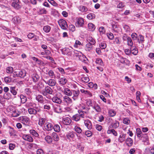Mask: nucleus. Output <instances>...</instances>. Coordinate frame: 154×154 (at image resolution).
Listing matches in <instances>:
<instances>
[{
    "label": "nucleus",
    "instance_id": "obj_6",
    "mask_svg": "<svg viewBox=\"0 0 154 154\" xmlns=\"http://www.w3.org/2000/svg\"><path fill=\"white\" fill-rule=\"evenodd\" d=\"M58 24L61 29L63 30L66 29L68 26L66 21L63 19H60L58 21Z\"/></svg>",
    "mask_w": 154,
    "mask_h": 154
},
{
    "label": "nucleus",
    "instance_id": "obj_57",
    "mask_svg": "<svg viewBox=\"0 0 154 154\" xmlns=\"http://www.w3.org/2000/svg\"><path fill=\"white\" fill-rule=\"evenodd\" d=\"M48 74L51 78H53L54 76H55L54 72L52 70H49L48 72Z\"/></svg>",
    "mask_w": 154,
    "mask_h": 154
},
{
    "label": "nucleus",
    "instance_id": "obj_52",
    "mask_svg": "<svg viewBox=\"0 0 154 154\" xmlns=\"http://www.w3.org/2000/svg\"><path fill=\"white\" fill-rule=\"evenodd\" d=\"M38 13L41 14H47V11L44 8L39 9Z\"/></svg>",
    "mask_w": 154,
    "mask_h": 154
},
{
    "label": "nucleus",
    "instance_id": "obj_59",
    "mask_svg": "<svg viewBox=\"0 0 154 154\" xmlns=\"http://www.w3.org/2000/svg\"><path fill=\"white\" fill-rule=\"evenodd\" d=\"M81 80L84 82L87 83L89 81V79L88 77H85L81 78Z\"/></svg>",
    "mask_w": 154,
    "mask_h": 154
},
{
    "label": "nucleus",
    "instance_id": "obj_9",
    "mask_svg": "<svg viewBox=\"0 0 154 154\" xmlns=\"http://www.w3.org/2000/svg\"><path fill=\"white\" fill-rule=\"evenodd\" d=\"M20 4V2L19 0H14V1L12 4V5L15 8L19 9L21 7Z\"/></svg>",
    "mask_w": 154,
    "mask_h": 154
},
{
    "label": "nucleus",
    "instance_id": "obj_45",
    "mask_svg": "<svg viewBox=\"0 0 154 154\" xmlns=\"http://www.w3.org/2000/svg\"><path fill=\"white\" fill-rule=\"evenodd\" d=\"M95 63L96 64L101 66H103V63L102 59L100 58H97L96 59Z\"/></svg>",
    "mask_w": 154,
    "mask_h": 154
},
{
    "label": "nucleus",
    "instance_id": "obj_49",
    "mask_svg": "<svg viewBox=\"0 0 154 154\" xmlns=\"http://www.w3.org/2000/svg\"><path fill=\"white\" fill-rule=\"evenodd\" d=\"M51 27L48 25L44 26L43 28V31L46 33L49 32L51 30Z\"/></svg>",
    "mask_w": 154,
    "mask_h": 154
},
{
    "label": "nucleus",
    "instance_id": "obj_8",
    "mask_svg": "<svg viewBox=\"0 0 154 154\" xmlns=\"http://www.w3.org/2000/svg\"><path fill=\"white\" fill-rule=\"evenodd\" d=\"M79 94L80 91L78 89L72 90V95H73L72 98L74 100H76L78 99Z\"/></svg>",
    "mask_w": 154,
    "mask_h": 154
},
{
    "label": "nucleus",
    "instance_id": "obj_28",
    "mask_svg": "<svg viewBox=\"0 0 154 154\" xmlns=\"http://www.w3.org/2000/svg\"><path fill=\"white\" fill-rule=\"evenodd\" d=\"M67 82V80L65 77L61 78L59 79L58 82L60 85H65Z\"/></svg>",
    "mask_w": 154,
    "mask_h": 154
},
{
    "label": "nucleus",
    "instance_id": "obj_13",
    "mask_svg": "<svg viewBox=\"0 0 154 154\" xmlns=\"http://www.w3.org/2000/svg\"><path fill=\"white\" fill-rule=\"evenodd\" d=\"M63 101L67 105L71 104L72 103V99L68 96H64L63 97Z\"/></svg>",
    "mask_w": 154,
    "mask_h": 154
},
{
    "label": "nucleus",
    "instance_id": "obj_4",
    "mask_svg": "<svg viewBox=\"0 0 154 154\" xmlns=\"http://www.w3.org/2000/svg\"><path fill=\"white\" fill-rule=\"evenodd\" d=\"M53 92L52 89L49 86L45 87L44 89L42 90L41 93L44 96H46L48 94L52 95Z\"/></svg>",
    "mask_w": 154,
    "mask_h": 154
},
{
    "label": "nucleus",
    "instance_id": "obj_34",
    "mask_svg": "<svg viewBox=\"0 0 154 154\" xmlns=\"http://www.w3.org/2000/svg\"><path fill=\"white\" fill-rule=\"evenodd\" d=\"M45 141L48 144H51L52 141V139L51 136L49 135L46 136L45 138Z\"/></svg>",
    "mask_w": 154,
    "mask_h": 154
},
{
    "label": "nucleus",
    "instance_id": "obj_20",
    "mask_svg": "<svg viewBox=\"0 0 154 154\" xmlns=\"http://www.w3.org/2000/svg\"><path fill=\"white\" fill-rule=\"evenodd\" d=\"M51 100L53 102L59 104H60L62 103V100L60 98L57 96H54Z\"/></svg>",
    "mask_w": 154,
    "mask_h": 154
},
{
    "label": "nucleus",
    "instance_id": "obj_58",
    "mask_svg": "<svg viewBox=\"0 0 154 154\" xmlns=\"http://www.w3.org/2000/svg\"><path fill=\"white\" fill-rule=\"evenodd\" d=\"M131 53L132 54L135 55H137L138 53V50L135 47L133 49H131Z\"/></svg>",
    "mask_w": 154,
    "mask_h": 154
},
{
    "label": "nucleus",
    "instance_id": "obj_50",
    "mask_svg": "<svg viewBox=\"0 0 154 154\" xmlns=\"http://www.w3.org/2000/svg\"><path fill=\"white\" fill-rule=\"evenodd\" d=\"M79 10L82 12H86L88 10L87 8L85 6L81 5L79 7Z\"/></svg>",
    "mask_w": 154,
    "mask_h": 154
},
{
    "label": "nucleus",
    "instance_id": "obj_51",
    "mask_svg": "<svg viewBox=\"0 0 154 154\" xmlns=\"http://www.w3.org/2000/svg\"><path fill=\"white\" fill-rule=\"evenodd\" d=\"M136 133L137 136L138 137H140L141 135H142L143 134L142 132L140 129V128H137L136 129Z\"/></svg>",
    "mask_w": 154,
    "mask_h": 154
},
{
    "label": "nucleus",
    "instance_id": "obj_42",
    "mask_svg": "<svg viewBox=\"0 0 154 154\" xmlns=\"http://www.w3.org/2000/svg\"><path fill=\"white\" fill-rule=\"evenodd\" d=\"M73 130L78 134L81 133L82 131L81 128L79 127L77 125L75 126Z\"/></svg>",
    "mask_w": 154,
    "mask_h": 154
},
{
    "label": "nucleus",
    "instance_id": "obj_1",
    "mask_svg": "<svg viewBox=\"0 0 154 154\" xmlns=\"http://www.w3.org/2000/svg\"><path fill=\"white\" fill-rule=\"evenodd\" d=\"M85 113H86V112L81 110H79L78 113L72 116V120L76 122L79 121L81 118H84Z\"/></svg>",
    "mask_w": 154,
    "mask_h": 154
},
{
    "label": "nucleus",
    "instance_id": "obj_22",
    "mask_svg": "<svg viewBox=\"0 0 154 154\" xmlns=\"http://www.w3.org/2000/svg\"><path fill=\"white\" fill-rule=\"evenodd\" d=\"M31 78L33 82L35 83L38 81L40 79V77L36 73L32 74L31 75Z\"/></svg>",
    "mask_w": 154,
    "mask_h": 154
},
{
    "label": "nucleus",
    "instance_id": "obj_12",
    "mask_svg": "<svg viewBox=\"0 0 154 154\" xmlns=\"http://www.w3.org/2000/svg\"><path fill=\"white\" fill-rule=\"evenodd\" d=\"M22 138L24 140L29 142H32L33 141V138L29 134H23Z\"/></svg>",
    "mask_w": 154,
    "mask_h": 154
},
{
    "label": "nucleus",
    "instance_id": "obj_43",
    "mask_svg": "<svg viewBox=\"0 0 154 154\" xmlns=\"http://www.w3.org/2000/svg\"><path fill=\"white\" fill-rule=\"evenodd\" d=\"M20 98L21 100V102L22 103H25L27 101L26 97L23 94H21Z\"/></svg>",
    "mask_w": 154,
    "mask_h": 154
},
{
    "label": "nucleus",
    "instance_id": "obj_24",
    "mask_svg": "<svg viewBox=\"0 0 154 154\" xmlns=\"http://www.w3.org/2000/svg\"><path fill=\"white\" fill-rule=\"evenodd\" d=\"M92 108L97 112H100L101 111V109L99 105L96 102L94 103Z\"/></svg>",
    "mask_w": 154,
    "mask_h": 154
},
{
    "label": "nucleus",
    "instance_id": "obj_46",
    "mask_svg": "<svg viewBox=\"0 0 154 154\" xmlns=\"http://www.w3.org/2000/svg\"><path fill=\"white\" fill-rule=\"evenodd\" d=\"M114 44L119 45L121 43L120 38L119 37H116L115 38L113 41Z\"/></svg>",
    "mask_w": 154,
    "mask_h": 154
},
{
    "label": "nucleus",
    "instance_id": "obj_15",
    "mask_svg": "<svg viewBox=\"0 0 154 154\" xmlns=\"http://www.w3.org/2000/svg\"><path fill=\"white\" fill-rule=\"evenodd\" d=\"M44 128L46 131H50L53 128V125L51 123L47 122L44 125Z\"/></svg>",
    "mask_w": 154,
    "mask_h": 154
},
{
    "label": "nucleus",
    "instance_id": "obj_54",
    "mask_svg": "<svg viewBox=\"0 0 154 154\" xmlns=\"http://www.w3.org/2000/svg\"><path fill=\"white\" fill-rule=\"evenodd\" d=\"M87 18L89 20H91L95 18V14L93 13H90L87 15Z\"/></svg>",
    "mask_w": 154,
    "mask_h": 154
},
{
    "label": "nucleus",
    "instance_id": "obj_2",
    "mask_svg": "<svg viewBox=\"0 0 154 154\" xmlns=\"http://www.w3.org/2000/svg\"><path fill=\"white\" fill-rule=\"evenodd\" d=\"M82 54V53L76 50H75L73 51H72L71 53V54L72 55L73 58H74L75 57H78L79 59L83 61H85V60H83L82 59V58H84L85 57L86 58V57L85 56L83 55H81V54Z\"/></svg>",
    "mask_w": 154,
    "mask_h": 154
},
{
    "label": "nucleus",
    "instance_id": "obj_62",
    "mask_svg": "<svg viewBox=\"0 0 154 154\" xmlns=\"http://www.w3.org/2000/svg\"><path fill=\"white\" fill-rule=\"evenodd\" d=\"M2 121L5 125L7 124L8 122V119L7 117H4L2 118Z\"/></svg>",
    "mask_w": 154,
    "mask_h": 154
},
{
    "label": "nucleus",
    "instance_id": "obj_23",
    "mask_svg": "<svg viewBox=\"0 0 154 154\" xmlns=\"http://www.w3.org/2000/svg\"><path fill=\"white\" fill-rule=\"evenodd\" d=\"M72 122L71 119L69 117L65 118L63 119V123L66 125H68L70 124Z\"/></svg>",
    "mask_w": 154,
    "mask_h": 154
},
{
    "label": "nucleus",
    "instance_id": "obj_5",
    "mask_svg": "<svg viewBox=\"0 0 154 154\" xmlns=\"http://www.w3.org/2000/svg\"><path fill=\"white\" fill-rule=\"evenodd\" d=\"M66 136L67 139L69 141H75L76 140L75 133L73 131H69L67 133Z\"/></svg>",
    "mask_w": 154,
    "mask_h": 154
},
{
    "label": "nucleus",
    "instance_id": "obj_31",
    "mask_svg": "<svg viewBox=\"0 0 154 154\" xmlns=\"http://www.w3.org/2000/svg\"><path fill=\"white\" fill-rule=\"evenodd\" d=\"M16 87L15 86L10 87V91L12 94L14 96L17 95V92L16 90Z\"/></svg>",
    "mask_w": 154,
    "mask_h": 154
},
{
    "label": "nucleus",
    "instance_id": "obj_60",
    "mask_svg": "<svg viewBox=\"0 0 154 154\" xmlns=\"http://www.w3.org/2000/svg\"><path fill=\"white\" fill-rule=\"evenodd\" d=\"M48 2L53 6L57 7L58 6V4L56 3L54 0H48Z\"/></svg>",
    "mask_w": 154,
    "mask_h": 154
},
{
    "label": "nucleus",
    "instance_id": "obj_26",
    "mask_svg": "<svg viewBox=\"0 0 154 154\" xmlns=\"http://www.w3.org/2000/svg\"><path fill=\"white\" fill-rule=\"evenodd\" d=\"M35 87L36 88V89L39 91L44 88V85L42 82H39Z\"/></svg>",
    "mask_w": 154,
    "mask_h": 154
},
{
    "label": "nucleus",
    "instance_id": "obj_10",
    "mask_svg": "<svg viewBox=\"0 0 154 154\" xmlns=\"http://www.w3.org/2000/svg\"><path fill=\"white\" fill-rule=\"evenodd\" d=\"M43 80L46 84L48 85L49 86H54L56 85L57 83L56 80L52 79H49L47 82L44 79Z\"/></svg>",
    "mask_w": 154,
    "mask_h": 154
},
{
    "label": "nucleus",
    "instance_id": "obj_18",
    "mask_svg": "<svg viewBox=\"0 0 154 154\" xmlns=\"http://www.w3.org/2000/svg\"><path fill=\"white\" fill-rule=\"evenodd\" d=\"M126 134L124 133H122L119 136L118 138V141L121 143H122L126 140Z\"/></svg>",
    "mask_w": 154,
    "mask_h": 154
},
{
    "label": "nucleus",
    "instance_id": "obj_47",
    "mask_svg": "<svg viewBox=\"0 0 154 154\" xmlns=\"http://www.w3.org/2000/svg\"><path fill=\"white\" fill-rule=\"evenodd\" d=\"M127 41L128 45L130 47H132L133 43L132 39L130 37H128L127 38Z\"/></svg>",
    "mask_w": 154,
    "mask_h": 154
},
{
    "label": "nucleus",
    "instance_id": "obj_21",
    "mask_svg": "<svg viewBox=\"0 0 154 154\" xmlns=\"http://www.w3.org/2000/svg\"><path fill=\"white\" fill-rule=\"evenodd\" d=\"M119 122L116 120L115 122L112 123L110 126L109 127V129H110L112 128L116 129L119 126Z\"/></svg>",
    "mask_w": 154,
    "mask_h": 154
},
{
    "label": "nucleus",
    "instance_id": "obj_11",
    "mask_svg": "<svg viewBox=\"0 0 154 154\" xmlns=\"http://www.w3.org/2000/svg\"><path fill=\"white\" fill-rule=\"evenodd\" d=\"M20 122L25 125H26L29 122V119L26 116H21L19 118Z\"/></svg>",
    "mask_w": 154,
    "mask_h": 154
},
{
    "label": "nucleus",
    "instance_id": "obj_35",
    "mask_svg": "<svg viewBox=\"0 0 154 154\" xmlns=\"http://www.w3.org/2000/svg\"><path fill=\"white\" fill-rule=\"evenodd\" d=\"M88 27L89 30L91 31H94L95 29L94 25L91 23L88 24Z\"/></svg>",
    "mask_w": 154,
    "mask_h": 154
},
{
    "label": "nucleus",
    "instance_id": "obj_30",
    "mask_svg": "<svg viewBox=\"0 0 154 154\" xmlns=\"http://www.w3.org/2000/svg\"><path fill=\"white\" fill-rule=\"evenodd\" d=\"M29 133L33 137H38L39 136V134L38 132L34 129L30 130L29 131Z\"/></svg>",
    "mask_w": 154,
    "mask_h": 154
},
{
    "label": "nucleus",
    "instance_id": "obj_14",
    "mask_svg": "<svg viewBox=\"0 0 154 154\" xmlns=\"http://www.w3.org/2000/svg\"><path fill=\"white\" fill-rule=\"evenodd\" d=\"M125 142L126 145L128 147H131L133 144V140L130 137L126 138Z\"/></svg>",
    "mask_w": 154,
    "mask_h": 154
},
{
    "label": "nucleus",
    "instance_id": "obj_27",
    "mask_svg": "<svg viewBox=\"0 0 154 154\" xmlns=\"http://www.w3.org/2000/svg\"><path fill=\"white\" fill-rule=\"evenodd\" d=\"M72 90L71 91L69 89L66 88L64 90L63 92L66 96H71L72 95Z\"/></svg>",
    "mask_w": 154,
    "mask_h": 154
},
{
    "label": "nucleus",
    "instance_id": "obj_33",
    "mask_svg": "<svg viewBox=\"0 0 154 154\" xmlns=\"http://www.w3.org/2000/svg\"><path fill=\"white\" fill-rule=\"evenodd\" d=\"M87 41L88 43L94 45L96 43V41L91 36H88L87 38Z\"/></svg>",
    "mask_w": 154,
    "mask_h": 154
},
{
    "label": "nucleus",
    "instance_id": "obj_36",
    "mask_svg": "<svg viewBox=\"0 0 154 154\" xmlns=\"http://www.w3.org/2000/svg\"><path fill=\"white\" fill-rule=\"evenodd\" d=\"M92 45H93L89 43H88L86 45L85 47V50L87 51H89L92 49Z\"/></svg>",
    "mask_w": 154,
    "mask_h": 154
},
{
    "label": "nucleus",
    "instance_id": "obj_53",
    "mask_svg": "<svg viewBox=\"0 0 154 154\" xmlns=\"http://www.w3.org/2000/svg\"><path fill=\"white\" fill-rule=\"evenodd\" d=\"M53 128L54 131L57 132H59L60 130V126L58 125H55L53 127Z\"/></svg>",
    "mask_w": 154,
    "mask_h": 154
},
{
    "label": "nucleus",
    "instance_id": "obj_41",
    "mask_svg": "<svg viewBox=\"0 0 154 154\" xmlns=\"http://www.w3.org/2000/svg\"><path fill=\"white\" fill-rule=\"evenodd\" d=\"M107 133L108 134H110L111 133H112L115 136H117L118 135L117 133L114 129L108 130L107 131Z\"/></svg>",
    "mask_w": 154,
    "mask_h": 154
},
{
    "label": "nucleus",
    "instance_id": "obj_17",
    "mask_svg": "<svg viewBox=\"0 0 154 154\" xmlns=\"http://www.w3.org/2000/svg\"><path fill=\"white\" fill-rule=\"evenodd\" d=\"M53 109L54 112L56 113H60L62 112L61 106L59 105H56L53 106Z\"/></svg>",
    "mask_w": 154,
    "mask_h": 154
},
{
    "label": "nucleus",
    "instance_id": "obj_63",
    "mask_svg": "<svg viewBox=\"0 0 154 154\" xmlns=\"http://www.w3.org/2000/svg\"><path fill=\"white\" fill-rule=\"evenodd\" d=\"M85 134L88 137H90L92 136V133L91 131L88 130L85 132Z\"/></svg>",
    "mask_w": 154,
    "mask_h": 154
},
{
    "label": "nucleus",
    "instance_id": "obj_55",
    "mask_svg": "<svg viewBox=\"0 0 154 154\" xmlns=\"http://www.w3.org/2000/svg\"><path fill=\"white\" fill-rule=\"evenodd\" d=\"M86 104L88 106H92L93 104L92 100L91 99H87L86 100Z\"/></svg>",
    "mask_w": 154,
    "mask_h": 154
},
{
    "label": "nucleus",
    "instance_id": "obj_19",
    "mask_svg": "<svg viewBox=\"0 0 154 154\" xmlns=\"http://www.w3.org/2000/svg\"><path fill=\"white\" fill-rule=\"evenodd\" d=\"M17 75L19 77L23 78L26 75V72L24 69H21L17 72Z\"/></svg>",
    "mask_w": 154,
    "mask_h": 154
},
{
    "label": "nucleus",
    "instance_id": "obj_44",
    "mask_svg": "<svg viewBox=\"0 0 154 154\" xmlns=\"http://www.w3.org/2000/svg\"><path fill=\"white\" fill-rule=\"evenodd\" d=\"M45 118H40L39 121L38 125L41 126H42L45 123Z\"/></svg>",
    "mask_w": 154,
    "mask_h": 154
},
{
    "label": "nucleus",
    "instance_id": "obj_37",
    "mask_svg": "<svg viewBox=\"0 0 154 154\" xmlns=\"http://www.w3.org/2000/svg\"><path fill=\"white\" fill-rule=\"evenodd\" d=\"M52 136L54 140L56 141H57L59 140V138L57 134L55 132H53L52 134Z\"/></svg>",
    "mask_w": 154,
    "mask_h": 154
},
{
    "label": "nucleus",
    "instance_id": "obj_32",
    "mask_svg": "<svg viewBox=\"0 0 154 154\" xmlns=\"http://www.w3.org/2000/svg\"><path fill=\"white\" fill-rule=\"evenodd\" d=\"M26 106L28 107L32 108L33 107H35V106H37L36 103H33L32 101H30L29 102H28L26 103Z\"/></svg>",
    "mask_w": 154,
    "mask_h": 154
},
{
    "label": "nucleus",
    "instance_id": "obj_64",
    "mask_svg": "<svg viewBox=\"0 0 154 154\" xmlns=\"http://www.w3.org/2000/svg\"><path fill=\"white\" fill-rule=\"evenodd\" d=\"M148 151L149 153L154 154V147H150L148 149Z\"/></svg>",
    "mask_w": 154,
    "mask_h": 154
},
{
    "label": "nucleus",
    "instance_id": "obj_25",
    "mask_svg": "<svg viewBox=\"0 0 154 154\" xmlns=\"http://www.w3.org/2000/svg\"><path fill=\"white\" fill-rule=\"evenodd\" d=\"M138 138L140 140H142L144 142H146L149 140L148 136L146 134H143L141 135L140 137Z\"/></svg>",
    "mask_w": 154,
    "mask_h": 154
},
{
    "label": "nucleus",
    "instance_id": "obj_29",
    "mask_svg": "<svg viewBox=\"0 0 154 154\" xmlns=\"http://www.w3.org/2000/svg\"><path fill=\"white\" fill-rule=\"evenodd\" d=\"M43 96L41 95H38L36 97V100L40 103H43L44 102Z\"/></svg>",
    "mask_w": 154,
    "mask_h": 154
},
{
    "label": "nucleus",
    "instance_id": "obj_16",
    "mask_svg": "<svg viewBox=\"0 0 154 154\" xmlns=\"http://www.w3.org/2000/svg\"><path fill=\"white\" fill-rule=\"evenodd\" d=\"M84 124L85 126L89 130H91L92 128V125L91 122L89 119L84 120Z\"/></svg>",
    "mask_w": 154,
    "mask_h": 154
},
{
    "label": "nucleus",
    "instance_id": "obj_3",
    "mask_svg": "<svg viewBox=\"0 0 154 154\" xmlns=\"http://www.w3.org/2000/svg\"><path fill=\"white\" fill-rule=\"evenodd\" d=\"M41 110L39 106H35V107L30 108L28 109L29 113L30 115H36L38 112H40Z\"/></svg>",
    "mask_w": 154,
    "mask_h": 154
},
{
    "label": "nucleus",
    "instance_id": "obj_38",
    "mask_svg": "<svg viewBox=\"0 0 154 154\" xmlns=\"http://www.w3.org/2000/svg\"><path fill=\"white\" fill-rule=\"evenodd\" d=\"M137 40L139 44H142L144 41L143 36L141 35H139L138 38H137Z\"/></svg>",
    "mask_w": 154,
    "mask_h": 154
},
{
    "label": "nucleus",
    "instance_id": "obj_7",
    "mask_svg": "<svg viewBox=\"0 0 154 154\" xmlns=\"http://www.w3.org/2000/svg\"><path fill=\"white\" fill-rule=\"evenodd\" d=\"M84 24V21L83 18L80 17L76 19L75 26L78 27H83Z\"/></svg>",
    "mask_w": 154,
    "mask_h": 154
},
{
    "label": "nucleus",
    "instance_id": "obj_40",
    "mask_svg": "<svg viewBox=\"0 0 154 154\" xmlns=\"http://www.w3.org/2000/svg\"><path fill=\"white\" fill-rule=\"evenodd\" d=\"M20 114L19 112L17 110H14L13 111L11 115L13 117H16L19 116Z\"/></svg>",
    "mask_w": 154,
    "mask_h": 154
},
{
    "label": "nucleus",
    "instance_id": "obj_39",
    "mask_svg": "<svg viewBox=\"0 0 154 154\" xmlns=\"http://www.w3.org/2000/svg\"><path fill=\"white\" fill-rule=\"evenodd\" d=\"M8 128H9V133L11 136L14 135L15 134L16 131L11 126H9Z\"/></svg>",
    "mask_w": 154,
    "mask_h": 154
},
{
    "label": "nucleus",
    "instance_id": "obj_48",
    "mask_svg": "<svg viewBox=\"0 0 154 154\" xmlns=\"http://www.w3.org/2000/svg\"><path fill=\"white\" fill-rule=\"evenodd\" d=\"M14 71L13 68L11 66L7 67L6 69V72L8 73H11Z\"/></svg>",
    "mask_w": 154,
    "mask_h": 154
},
{
    "label": "nucleus",
    "instance_id": "obj_61",
    "mask_svg": "<svg viewBox=\"0 0 154 154\" xmlns=\"http://www.w3.org/2000/svg\"><path fill=\"white\" fill-rule=\"evenodd\" d=\"M25 92L26 94L28 95H30L32 93L31 90L29 88H26L25 90Z\"/></svg>",
    "mask_w": 154,
    "mask_h": 154
},
{
    "label": "nucleus",
    "instance_id": "obj_56",
    "mask_svg": "<svg viewBox=\"0 0 154 154\" xmlns=\"http://www.w3.org/2000/svg\"><path fill=\"white\" fill-rule=\"evenodd\" d=\"M123 122L125 124L128 125L130 123V120L128 118H125L123 120Z\"/></svg>",
    "mask_w": 154,
    "mask_h": 154
}]
</instances>
